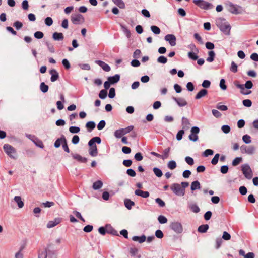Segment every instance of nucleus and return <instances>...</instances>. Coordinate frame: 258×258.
I'll return each instance as SVG.
<instances>
[{"instance_id":"49","label":"nucleus","mask_w":258,"mask_h":258,"mask_svg":"<svg viewBox=\"0 0 258 258\" xmlns=\"http://www.w3.org/2000/svg\"><path fill=\"white\" fill-rule=\"evenodd\" d=\"M242 140L245 144H249L251 142L250 136L247 134L243 136Z\"/></svg>"},{"instance_id":"53","label":"nucleus","mask_w":258,"mask_h":258,"mask_svg":"<svg viewBox=\"0 0 258 258\" xmlns=\"http://www.w3.org/2000/svg\"><path fill=\"white\" fill-rule=\"evenodd\" d=\"M134 126L133 125H130L124 128H121L123 131L124 135H125L133 130Z\"/></svg>"},{"instance_id":"45","label":"nucleus","mask_w":258,"mask_h":258,"mask_svg":"<svg viewBox=\"0 0 258 258\" xmlns=\"http://www.w3.org/2000/svg\"><path fill=\"white\" fill-rule=\"evenodd\" d=\"M184 133L185 131L184 130L181 129L179 130L176 134V139L178 141H180L182 139L183 135L184 134Z\"/></svg>"},{"instance_id":"24","label":"nucleus","mask_w":258,"mask_h":258,"mask_svg":"<svg viewBox=\"0 0 258 258\" xmlns=\"http://www.w3.org/2000/svg\"><path fill=\"white\" fill-rule=\"evenodd\" d=\"M132 240L134 241H138L140 243H142L146 240V236L142 235L141 236H134L132 237Z\"/></svg>"},{"instance_id":"33","label":"nucleus","mask_w":258,"mask_h":258,"mask_svg":"<svg viewBox=\"0 0 258 258\" xmlns=\"http://www.w3.org/2000/svg\"><path fill=\"white\" fill-rule=\"evenodd\" d=\"M208 55L209 56L207 58L206 60L210 62L213 61L215 56V53L214 51L213 50L209 51Z\"/></svg>"},{"instance_id":"39","label":"nucleus","mask_w":258,"mask_h":258,"mask_svg":"<svg viewBox=\"0 0 258 258\" xmlns=\"http://www.w3.org/2000/svg\"><path fill=\"white\" fill-rule=\"evenodd\" d=\"M114 135L116 138H120L124 135L122 130L121 128L116 130L114 132Z\"/></svg>"},{"instance_id":"12","label":"nucleus","mask_w":258,"mask_h":258,"mask_svg":"<svg viewBox=\"0 0 258 258\" xmlns=\"http://www.w3.org/2000/svg\"><path fill=\"white\" fill-rule=\"evenodd\" d=\"M62 221V218L60 217L56 218L53 220L50 221L48 222L47 224V227L48 228H51L54 227L56 226Z\"/></svg>"},{"instance_id":"63","label":"nucleus","mask_w":258,"mask_h":258,"mask_svg":"<svg viewBox=\"0 0 258 258\" xmlns=\"http://www.w3.org/2000/svg\"><path fill=\"white\" fill-rule=\"evenodd\" d=\"M98 232L100 234L104 235L106 233H107V228L106 227H100L98 228Z\"/></svg>"},{"instance_id":"60","label":"nucleus","mask_w":258,"mask_h":258,"mask_svg":"<svg viewBox=\"0 0 258 258\" xmlns=\"http://www.w3.org/2000/svg\"><path fill=\"white\" fill-rule=\"evenodd\" d=\"M155 202L160 207H164L165 206V202L160 198H157L155 199Z\"/></svg>"},{"instance_id":"64","label":"nucleus","mask_w":258,"mask_h":258,"mask_svg":"<svg viewBox=\"0 0 258 258\" xmlns=\"http://www.w3.org/2000/svg\"><path fill=\"white\" fill-rule=\"evenodd\" d=\"M13 26L15 27L17 30H19L22 27L23 24L22 22L17 21L14 23Z\"/></svg>"},{"instance_id":"50","label":"nucleus","mask_w":258,"mask_h":258,"mask_svg":"<svg viewBox=\"0 0 258 258\" xmlns=\"http://www.w3.org/2000/svg\"><path fill=\"white\" fill-rule=\"evenodd\" d=\"M188 57L194 60H197L198 58V56L194 52H189L188 53Z\"/></svg>"},{"instance_id":"57","label":"nucleus","mask_w":258,"mask_h":258,"mask_svg":"<svg viewBox=\"0 0 258 258\" xmlns=\"http://www.w3.org/2000/svg\"><path fill=\"white\" fill-rule=\"evenodd\" d=\"M34 36L35 38L40 39L43 37L44 34L42 32L36 31V32L34 33Z\"/></svg>"},{"instance_id":"22","label":"nucleus","mask_w":258,"mask_h":258,"mask_svg":"<svg viewBox=\"0 0 258 258\" xmlns=\"http://www.w3.org/2000/svg\"><path fill=\"white\" fill-rule=\"evenodd\" d=\"M52 38L55 41L63 40L64 39V36L62 33L55 32L53 33L52 35Z\"/></svg>"},{"instance_id":"16","label":"nucleus","mask_w":258,"mask_h":258,"mask_svg":"<svg viewBox=\"0 0 258 258\" xmlns=\"http://www.w3.org/2000/svg\"><path fill=\"white\" fill-rule=\"evenodd\" d=\"M73 158L77 160L78 162L80 163H86L87 162V158L86 157H83L78 154H71Z\"/></svg>"},{"instance_id":"51","label":"nucleus","mask_w":258,"mask_h":258,"mask_svg":"<svg viewBox=\"0 0 258 258\" xmlns=\"http://www.w3.org/2000/svg\"><path fill=\"white\" fill-rule=\"evenodd\" d=\"M219 157H220L219 154H218V153L216 154L215 155L214 157H213V158L211 160V163L214 165L217 164L218 162Z\"/></svg>"},{"instance_id":"54","label":"nucleus","mask_w":258,"mask_h":258,"mask_svg":"<svg viewBox=\"0 0 258 258\" xmlns=\"http://www.w3.org/2000/svg\"><path fill=\"white\" fill-rule=\"evenodd\" d=\"M220 88L223 90H225L227 89V86L225 84V80L224 79H221L220 81L219 84Z\"/></svg>"},{"instance_id":"10","label":"nucleus","mask_w":258,"mask_h":258,"mask_svg":"<svg viewBox=\"0 0 258 258\" xmlns=\"http://www.w3.org/2000/svg\"><path fill=\"white\" fill-rule=\"evenodd\" d=\"M71 20L73 24L75 25H78L81 23H83L85 21L84 17L80 14L72 15Z\"/></svg>"},{"instance_id":"28","label":"nucleus","mask_w":258,"mask_h":258,"mask_svg":"<svg viewBox=\"0 0 258 258\" xmlns=\"http://www.w3.org/2000/svg\"><path fill=\"white\" fill-rule=\"evenodd\" d=\"M103 186V182L101 180H97L93 183L92 188L94 190L100 189Z\"/></svg>"},{"instance_id":"34","label":"nucleus","mask_w":258,"mask_h":258,"mask_svg":"<svg viewBox=\"0 0 258 258\" xmlns=\"http://www.w3.org/2000/svg\"><path fill=\"white\" fill-rule=\"evenodd\" d=\"M153 171L156 176L158 177H161L163 175V172L162 170L158 167L153 168Z\"/></svg>"},{"instance_id":"18","label":"nucleus","mask_w":258,"mask_h":258,"mask_svg":"<svg viewBox=\"0 0 258 258\" xmlns=\"http://www.w3.org/2000/svg\"><path fill=\"white\" fill-rule=\"evenodd\" d=\"M106 227L107 228V233L113 236H119L118 232L110 224H107Z\"/></svg>"},{"instance_id":"47","label":"nucleus","mask_w":258,"mask_h":258,"mask_svg":"<svg viewBox=\"0 0 258 258\" xmlns=\"http://www.w3.org/2000/svg\"><path fill=\"white\" fill-rule=\"evenodd\" d=\"M47 256L48 258H57L56 251L47 250Z\"/></svg>"},{"instance_id":"20","label":"nucleus","mask_w":258,"mask_h":258,"mask_svg":"<svg viewBox=\"0 0 258 258\" xmlns=\"http://www.w3.org/2000/svg\"><path fill=\"white\" fill-rule=\"evenodd\" d=\"M136 195L140 196L142 198H146L149 197V192L148 191H144L139 189H136L135 191Z\"/></svg>"},{"instance_id":"14","label":"nucleus","mask_w":258,"mask_h":258,"mask_svg":"<svg viewBox=\"0 0 258 258\" xmlns=\"http://www.w3.org/2000/svg\"><path fill=\"white\" fill-rule=\"evenodd\" d=\"M49 74L51 75L50 80L53 82L56 81L59 78L58 73L55 69H51L49 71Z\"/></svg>"},{"instance_id":"9","label":"nucleus","mask_w":258,"mask_h":258,"mask_svg":"<svg viewBox=\"0 0 258 258\" xmlns=\"http://www.w3.org/2000/svg\"><path fill=\"white\" fill-rule=\"evenodd\" d=\"M3 149L5 153L11 158L15 159L12 154L16 153V149L11 145L6 144L3 146Z\"/></svg>"},{"instance_id":"6","label":"nucleus","mask_w":258,"mask_h":258,"mask_svg":"<svg viewBox=\"0 0 258 258\" xmlns=\"http://www.w3.org/2000/svg\"><path fill=\"white\" fill-rule=\"evenodd\" d=\"M241 171L247 179H250L252 177V171L248 164H245L241 166Z\"/></svg>"},{"instance_id":"36","label":"nucleus","mask_w":258,"mask_h":258,"mask_svg":"<svg viewBox=\"0 0 258 258\" xmlns=\"http://www.w3.org/2000/svg\"><path fill=\"white\" fill-rule=\"evenodd\" d=\"M49 89L47 85L45 84L44 82H42L40 85V89L43 93H46Z\"/></svg>"},{"instance_id":"8","label":"nucleus","mask_w":258,"mask_h":258,"mask_svg":"<svg viewBox=\"0 0 258 258\" xmlns=\"http://www.w3.org/2000/svg\"><path fill=\"white\" fill-rule=\"evenodd\" d=\"M228 11L233 14H238L241 13V7L234 5L231 2L228 4Z\"/></svg>"},{"instance_id":"11","label":"nucleus","mask_w":258,"mask_h":258,"mask_svg":"<svg viewBox=\"0 0 258 258\" xmlns=\"http://www.w3.org/2000/svg\"><path fill=\"white\" fill-rule=\"evenodd\" d=\"M165 40L168 41L171 46L176 45V38L173 34H167L165 36Z\"/></svg>"},{"instance_id":"13","label":"nucleus","mask_w":258,"mask_h":258,"mask_svg":"<svg viewBox=\"0 0 258 258\" xmlns=\"http://www.w3.org/2000/svg\"><path fill=\"white\" fill-rule=\"evenodd\" d=\"M172 99L175 101L180 107H183L187 104V101L184 98L173 97Z\"/></svg>"},{"instance_id":"25","label":"nucleus","mask_w":258,"mask_h":258,"mask_svg":"<svg viewBox=\"0 0 258 258\" xmlns=\"http://www.w3.org/2000/svg\"><path fill=\"white\" fill-rule=\"evenodd\" d=\"M124 204L125 207L128 210H131L132 209V206L135 205V202L131 201L129 199H124Z\"/></svg>"},{"instance_id":"40","label":"nucleus","mask_w":258,"mask_h":258,"mask_svg":"<svg viewBox=\"0 0 258 258\" xmlns=\"http://www.w3.org/2000/svg\"><path fill=\"white\" fill-rule=\"evenodd\" d=\"M151 30L155 34H159L161 32L160 29L157 26H151Z\"/></svg>"},{"instance_id":"27","label":"nucleus","mask_w":258,"mask_h":258,"mask_svg":"<svg viewBox=\"0 0 258 258\" xmlns=\"http://www.w3.org/2000/svg\"><path fill=\"white\" fill-rule=\"evenodd\" d=\"M209 225L208 224H203L199 226L198 231L199 233H206L209 229Z\"/></svg>"},{"instance_id":"46","label":"nucleus","mask_w":258,"mask_h":258,"mask_svg":"<svg viewBox=\"0 0 258 258\" xmlns=\"http://www.w3.org/2000/svg\"><path fill=\"white\" fill-rule=\"evenodd\" d=\"M80 128L78 126H72L69 127V131L72 134L78 133L80 132Z\"/></svg>"},{"instance_id":"41","label":"nucleus","mask_w":258,"mask_h":258,"mask_svg":"<svg viewBox=\"0 0 258 258\" xmlns=\"http://www.w3.org/2000/svg\"><path fill=\"white\" fill-rule=\"evenodd\" d=\"M167 166L169 169L173 170L176 167L177 164L175 161L171 160L168 163Z\"/></svg>"},{"instance_id":"21","label":"nucleus","mask_w":258,"mask_h":258,"mask_svg":"<svg viewBox=\"0 0 258 258\" xmlns=\"http://www.w3.org/2000/svg\"><path fill=\"white\" fill-rule=\"evenodd\" d=\"M120 76L119 74H115L113 76H110L108 78V80L112 84L117 83L120 80Z\"/></svg>"},{"instance_id":"17","label":"nucleus","mask_w":258,"mask_h":258,"mask_svg":"<svg viewBox=\"0 0 258 258\" xmlns=\"http://www.w3.org/2000/svg\"><path fill=\"white\" fill-rule=\"evenodd\" d=\"M182 130H187L189 128L190 122L188 118L182 117L181 122Z\"/></svg>"},{"instance_id":"2","label":"nucleus","mask_w":258,"mask_h":258,"mask_svg":"<svg viewBox=\"0 0 258 258\" xmlns=\"http://www.w3.org/2000/svg\"><path fill=\"white\" fill-rule=\"evenodd\" d=\"M216 25L220 30L224 34L229 35L231 29V26L224 18H218L216 19Z\"/></svg>"},{"instance_id":"15","label":"nucleus","mask_w":258,"mask_h":258,"mask_svg":"<svg viewBox=\"0 0 258 258\" xmlns=\"http://www.w3.org/2000/svg\"><path fill=\"white\" fill-rule=\"evenodd\" d=\"M96 63L100 66L102 69L106 72H109L111 70L110 67L102 60H96Z\"/></svg>"},{"instance_id":"30","label":"nucleus","mask_w":258,"mask_h":258,"mask_svg":"<svg viewBox=\"0 0 258 258\" xmlns=\"http://www.w3.org/2000/svg\"><path fill=\"white\" fill-rule=\"evenodd\" d=\"M113 3L120 9H124L125 5L122 0H112Z\"/></svg>"},{"instance_id":"37","label":"nucleus","mask_w":258,"mask_h":258,"mask_svg":"<svg viewBox=\"0 0 258 258\" xmlns=\"http://www.w3.org/2000/svg\"><path fill=\"white\" fill-rule=\"evenodd\" d=\"M189 207L193 212L196 213L199 212L200 211L199 207L196 204H191Z\"/></svg>"},{"instance_id":"5","label":"nucleus","mask_w":258,"mask_h":258,"mask_svg":"<svg viewBox=\"0 0 258 258\" xmlns=\"http://www.w3.org/2000/svg\"><path fill=\"white\" fill-rule=\"evenodd\" d=\"M170 189L174 195L177 196H183L185 192L181 188V185L179 183H174L171 185Z\"/></svg>"},{"instance_id":"23","label":"nucleus","mask_w":258,"mask_h":258,"mask_svg":"<svg viewBox=\"0 0 258 258\" xmlns=\"http://www.w3.org/2000/svg\"><path fill=\"white\" fill-rule=\"evenodd\" d=\"M208 94V91L205 89H201L195 96V99L198 100L200 99L203 97H204Z\"/></svg>"},{"instance_id":"58","label":"nucleus","mask_w":258,"mask_h":258,"mask_svg":"<svg viewBox=\"0 0 258 258\" xmlns=\"http://www.w3.org/2000/svg\"><path fill=\"white\" fill-rule=\"evenodd\" d=\"M243 105L247 107H250L252 105V101L249 99H244L242 101Z\"/></svg>"},{"instance_id":"32","label":"nucleus","mask_w":258,"mask_h":258,"mask_svg":"<svg viewBox=\"0 0 258 258\" xmlns=\"http://www.w3.org/2000/svg\"><path fill=\"white\" fill-rule=\"evenodd\" d=\"M14 200L17 203L18 206L19 208H22L24 206V202L22 201L21 197L15 196Z\"/></svg>"},{"instance_id":"7","label":"nucleus","mask_w":258,"mask_h":258,"mask_svg":"<svg viewBox=\"0 0 258 258\" xmlns=\"http://www.w3.org/2000/svg\"><path fill=\"white\" fill-rule=\"evenodd\" d=\"M169 227L177 234H180L183 231L182 224L178 222H172L170 223Z\"/></svg>"},{"instance_id":"29","label":"nucleus","mask_w":258,"mask_h":258,"mask_svg":"<svg viewBox=\"0 0 258 258\" xmlns=\"http://www.w3.org/2000/svg\"><path fill=\"white\" fill-rule=\"evenodd\" d=\"M95 123L93 121H90L86 123V127L87 128L88 132H91L95 127Z\"/></svg>"},{"instance_id":"1","label":"nucleus","mask_w":258,"mask_h":258,"mask_svg":"<svg viewBox=\"0 0 258 258\" xmlns=\"http://www.w3.org/2000/svg\"><path fill=\"white\" fill-rule=\"evenodd\" d=\"M101 142V139L99 137H94L89 141L88 144L89 146V153L91 156L95 157L97 155L98 151L95 143L99 144Z\"/></svg>"},{"instance_id":"38","label":"nucleus","mask_w":258,"mask_h":258,"mask_svg":"<svg viewBox=\"0 0 258 258\" xmlns=\"http://www.w3.org/2000/svg\"><path fill=\"white\" fill-rule=\"evenodd\" d=\"M242 161V158L241 157H236L232 162V165L236 166L239 164Z\"/></svg>"},{"instance_id":"4","label":"nucleus","mask_w":258,"mask_h":258,"mask_svg":"<svg viewBox=\"0 0 258 258\" xmlns=\"http://www.w3.org/2000/svg\"><path fill=\"white\" fill-rule=\"evenodd\" d=\"M193 3L203 10H208L213 8V5L211 3L204 0H194Z\"/></svg>"},{"instance_id":"48","label":"nucleus","mask_w":258,"mask_h":258,"mask_svg":"<svg viewBox=\"0 0 258 258\" xmlns=\"http://www.w3.org/2000/svg\"><path fill=\"white\" fill-rule=\"evenodd\" d=\"M157 60L158 63L165 64L167 62V58L165 56L161 55V56H160L157 58Z\"/></svg>"},{"instance_id":"31","label":"nucleus","mask_w":258,"mask_h":258,"mask_svg":"<svg viewBox=\"0 0 258 258\" xmlns=\"http://www.w3.org/2000/svg\"><path fill=\"white\" fill-rule=\"evenodd\" d=\"M245 148V153L248 154H252L255 151V148L252 146L247 147L246 146L243 145L241 147V148Z\"/></svg>"},{"instance_id":"55","label":"nucleus","mask_w":258,"mask_h":258,"mask_svg":"<svg viewBox=\"0 0 258 258\" xmlns=\"http://www.w3.org/2000/svg\"><path fill=\"white\" fill-rule=\"evenodd\" d=\"M47 250L45 251H39L38 253V258H47Z\"/></svg>"},{"instance_id":"52","label":"nucleus","mask_w":258,"mask_h":258,"mask_svg":"<svg viewBox=\"0 0 258 258\" xmlns=\"http://www.w3.org/2000/svg\"><path fill=\"white\" fill-rule=\"evenodd\" d=\"M214 153V152L211 149H206L203 153V156L204 157H208L209 155H212Z\"/></svg>"},{"instance_id":"42","label":"nucleus","mask_w":258,"mask_h":258,"mask_svg":"<svg viewBox=\"0 0 258 258\" xmlns=\"http://www.w3.org/2000/svg\"><path fill=\"white\" fill-rule=\"evenodd\" d=\"M107 95V91L105 90H101L99 94V97L101 99H104Z\"/></svg>"},{"instance_id":"3","label":"nucleus","mask_w":258,"mask_h":258,"mask_svg":"<svg viewBox=\"0 0 258 258\" xmlns=\"http://www.w3.org/2000/svg\"><path fill=\"white\" fill-rule=\"evenodd\" d=\"M234 85L240 89V93L243 95H248L251 93V91H245V88L247 89H251L253 87V83L251 81H247L244 84H240L238 81H235L234 82Z\"/></svg>"},{"instance_id":"62","label":"nucleus","mask_w":258,"mask_h":258,"mask_svg":"<svg viewBox=\"0 0 258 258\" xmlns=\"http://www.w3.org/2000/svg\"><path fill=\"white\" fill-rule=\"evenodd\" d=\"M239 191L240 194L242 196L245 195L247 192V189L244 186H240L239 188Z\"/></svg>"},{"instance_id":"56","label":"nucleus","mask_w":258,"mask_h":258,"mask_svg":"<svg viewBox=\"0 0 258 258\" xmlns=\"http://www.w3.org/2000/svg\"><path fill=\"white\" fill-rule=\"evenodd\" d=\"M62 63L66 70H69L71 67L70 62L67 59H63L62 61Z\"/></svg>"},{"instance_id":"35","label":"nucleus","mask_w":258,"mask_h":258,"mask_svg":"<svg viewBox=\"0 0 258 258\" xmlns=\"http://www.w3.org/2000/svg\"><path fill=\"white\" fill-rule=\"evenodd\" d=\"M171 150L170 147H168L166 148L164 151H163V155H162V157H161V159L163 160H164L166 158H167L169 157V153Z\"/></svg>"},{"instance_id":"26","label":"nucleus","mask_w":258,"mask_h":258,"mask_svg":"<svg viewBox=\"0 0 258 258\" xmlns=\"http://www.w3.org/2000/svg\"><path fill=\"white\" fill-rule=\"evenodd\" d=\"M200 188L201 185L199 181L196 180L191 183L190 186V189L191 191H194L196 189H200Z\"/></svg>"},{"instance_id":"59","label":"nucleus","mask_w":258,"mask_h":258,"mask_svg":"<svg viewBox=\"0 0 258 258\" xmlns=\"http://www.w3.org/2000/svg\"><path fill=\"white\" fill-rule=\"evenodd\" d=\"M230 70L233 73L237 72V65L234 61H232Z\"/></svg>"},{"instance_id":"44","label":"nucleus","mask_w":258,"mask_h":258,"mask_svg":"<svg viewBox=\"0 0 258 258\" xmlns=\"http://www.w3.org/2000/svg\"><path fill=\"white\" fill-rule=\"evenodd\" d=\"M45 45L47 46L48 49L51 53H53L55 52V49L52 44L48 42H46Z\"/></svg>"},{"instance_id":"61","label":"nucleus","mask_w":258,"mask_h":258,"mask_svg":"<svg viewBox=\"0 0 258 258\" xmlns=\"http://www.w3.org/2000/svg\"><path fill=\"white\" fill-rule=\"evenodd\" d=\"M126 174L131 177H135L136 175L135 171L131 168L127 169Z\"/></svg>"},{"instance_id":"43","label":"nucleus","mask_w":258,"mask_h":258,"mask_svg":"<svg viewBox=\"0 0 258 258\" xmlns=\"http://www.w3.org/2000/svg\"><path fill=\"white\" fill-rule=\"evenodd\" d=\"M158 220L160 224H165L167 222V219L166 217L163 215H160L158 217Z\"/></svg>"},{"instance_id":"19","label":"nucleus","mask_w":258,"mask_h":258,"mask_svg":"<svg viewBox=\"0 0 258 258\" xmlns=\"http://www.w3.org/2000/svg\"><path fill=\"white\" fill-rule=\"evenodd\" d=\"M64 140H66V138L63 135H62L60 138H58L54 142V147L56 148H59L61 144H63Z\"/></svg>"}]
</instances>
